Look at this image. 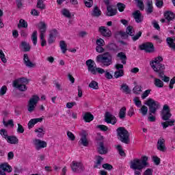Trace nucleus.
<instances>
[{
	"instance_id": "f257e3e1",
	"label": "nucleus",
	"mask_w": 175,
	"mask_h": 175,
	"mask_svg": "<svg viewBox=\"0 0 175 175\" xmlns=\"http://www.w3.org/2000/svg\"><path fill=\"white\" fill-rule=\"evenodd\" d=\"M148 157L143 156L141 159H135L130 162V169L134 170L135 175H142L143 169L148 166Z\"/></svg>"
},
{
	"instance_id": "f03ea898",
	"label": "nucleus",
	"mask_w": 175,
	"mask_h": 175,
	"mask_svg": "<svg viewBox=\"0 0 175 175\" xmlns=\"http://www.w3.org/2000/svg\"><path fill=\"white\" fill-rule=\"evenodd\" d=\"M146 106H148L149 109V117L148 120L150 122H154L155 121V114H157V111L160 109L161 104L158 101L152 98H148V100L145 103Z\"/></svg>"
},
{
	"instance_id": "7ed1b4c3",
	"label": "nucleus",
	"mask_w": 175,
	"mask_h": 175,
	"mask_svg": "<svg viewBox=\"0 0 175 175\" xmlns=\"http://www.w3.org/2000/svg\"><path fill=\"white\" fill-rule=\"evenodd\" d=\"M86 65L88 66V70L91 72L92 75H96V72H98L100 75H103V73H105V78L108 80H111V79H113V75L108 71H105L103 68H96L94 66V65H95V62H94V60H87Z\"/></svg>"
},
{
	"instance_id": "20e7f679",
	"label": "nucleus",
	"mask_w": 175,
	"mask_h": 175,
	"mask_svg": "<svg viewBox=\"0 0 175 175\" xmlns=\"http://www.w3.org/2000/svg\"><path fill=\"white\" fill-rule=\"evenodd\" d=\"M163 61V58L162 57L159 56L154 58V60H152L150 63V66L153 70L157 73L159 77H162L163 76V73H165V64H161Z\"/></svg>"
},
{
	"instance_id": "39448f33",
	"label": "nucleus",
	"mask_w": 175,
	"mask_h": 175,
	"mask_svg": "<svg viewBox=\"0 0 175 175\" xmlns=\"http://www.w3.org/2000/svg\"><path fill=\"white\" fill-rule=\"evenodd\" d=\"M96 62L102 64L103 66H110L113 64V56L109 52L97 55Z\"/></svg>"
},
{
	"instance_id": "423d86ee",
	"label": "nucleus",
	"mask_w": 175,
	"mask_h": 175,
	"mask_svg": "<svg viewBox=\"0 0 175 175\" xmlns=\"http://www.w3.org/2000/svg\"><path fill=\"white\" fill-rule=\"evenodd\" d=\"M117 136L118 140L124 144H129L131 139L129 138L130 134L128 130L124 127H119L116 129Z\"/></svg>"
},
{
	"instance_id": "0eeeda50",
	"label": "nucleus",
	"mask_w": 175,
	"mask_h": 175,
	"mask_svg": "<svg viewBox=\"0 0 175 175\" xmlns=\"http://www.w3.org/2000/svg\"><path fill=\"white\" fill-rule=\"evenodd\" d=\"M39 100H40V98L38 95H33L31 98L29 100L27 104V110L29 113L35 111V109Z\"/></svg>"
},
{
	"instance_id": "6e6552de",
	"label": "nucleus",
	"mask_w": 175,
	"mask_h": 175,
	"mask_svg": "<svg viewBox=\"0 0 175 175\" xmlns=\"http://www.w3.org/2000/svg\"><path fill=\"white\" fill-rule=\"evenodd\" d=\"M172 117V113H170V107L169 105H164L161 111V118L163 121H169Z\"/></svg>"
},
{
	"instance_id": "1a4fd4ad",
	"label": "nucleus",
	"mask_w": 175,
	"mask_h": 175,
	"mask_svg": "<svg viewBox=\"0 0 175 175\" xmlns=\"http://www.w3.org/2000/svg\"><path fill=\"white\" fill-rule=\"evenodd\" d=\"M71 169L75 173H83L85 168L81 162L72 161Z\"/></svg>"
},
{
	"instance_id": "9d476101",
	"label": "nucleus",
	"mask_w": 175,
	"mask_h": 175,
	"mask_svg": "<svg viewBox=\"0 0 175 175\" xmlns=\"http://www.w3.org/2000/svg\"><path fill=\"white\" fill-rule=\"evenodd\" d=\"M140 50H144L146 53H153L155 50L152 42H146L139 45Z\"/></svg>"
},
{
	"instance_id": "9b49d317",
	"label": "nucleus",
	"mask_w": 175,
	"mask_h": 175,
	"mask_svg": "<svg viewBox=\"0 0 175 175\" xmlns=\"http://www.w3.org/2000/svg\"><path fill=\"white\" fill-rule=\"evenodd\" d=\"M105 122L107 124H111L112 125H116L117 124V118L110 113V112H106L105 116Z\"/></svg>"
},
{
	"instance_id": "f8f14e48",
	"label": "nucleus",
	"mask_w": 175,
	"mask_h": 175,
	"mask_svg": "<svg viewBox=\"0 0 175 175\" xmlns=\"http://www.w3.org/2000/svg\"><path fill=\"white\" fill-rule=\"evenodd\" d=\"M33 144L38 151L40 148H46L47 147V143L46 142L38 139L33 140Z\"/></svg>"
},
{
	"instance_id": "ddd939ff",
	"label": "nucleus",
	"mask_w": 175,
	"mask_h": 175,
	"mask_svg": "<svg viewBox=\"0 0 175 175\" xmlns=\"http://www.w3.org/2000/svg\"><path fill=\"white\" fill-rule=\"evenodd\" d=\"M12 170V166L9 165L7 163L0 165V175H6L5 172L10 173Z\"/></svg>"
},
{
	"instance_id": "4468645a",
	"label": "nucleus",
	"mask_w": 175,
	"mask_h": 175,
	"mask_svg": "<svg viewBox=\"0 0 175 175\" xmlns=\"http://www.w3.org/2000/svg\"><path fill=\"white\" fill-rule=\"evenodd\" d=\"M98 31L105 38H110L111 36V31L105 26L100 27Z\"/></svg>"
},
{
	"instance_id": "2eb2a0df",
	"label": "nucleus",
	"mask_w": 175,
	"mask_h": 175,
	"mask_svg": "<svg viewBox=\"0 0 175 175\" xmlns=\"http://www.w3.org/2000/svg\"><path fill=\"white\" fill-rule=\"evenodd\" d=\"M157 150L165 152L166 151V146H165V139L159 138L157 142Z\"/></svg>"
},
{
	"instance_id": "dca6fc26",
	"label": "nucleus",
	"mask_w": 175,
	"mask_h": 175,
	"mask_svg": "<svg viewBox=\"0 0 175 175\" xmlns=\"http://www.w3.org/2000/svg\"><path fill=\"white\" fill-rule=\"evenodd\" d=\"M23 63L27 68H33L35 66V64L29 60V57H28V54L27 53L23 55Z\"/></svg>"
},
{
	"instance_id": "f3484780",
	"label": "nucleus",
	"mask_w": 175,
	"mask_h": 175,
	"mask_svg": "<svg viewBox=\"0 0 175 175\" xmlns=\"http://www.w3.org/2000/svg\"><path fill=\"white\" fill-rule=\"evenodd\" d=\"M133 17L135 20V22L137 24L142 23L143 21V16L142 15V12L139 10H136L133 13Z\"/></svg>"
},
{
	"instance_id": "a211bd4d",
	"label": "nucleus",
	"mask_w": 175,
	"mask_h": 175,
	"mask_svg": "<svg viewBox=\"0 0 175 175\" xmlns=\"http://www.w3.org/2000/svg\"><path fill=\"white\" fill-rule=\"evenodd\" d=\"M13 87H14V88H17L19 91H21L22 92H24L27 90V85H25V84L18 83V81H14Z\"/></svg>"
},
{
	"instance_id": "6ab92c4d",
	"label": "nucleus",
	"mask_w": 175,
	"mask_h": 175,
	"mask_svg": "<svg viewBox=\"0 0 175 175\" xmlns=\"http://www.w3.org/2000/svg\"><path fill=\"white\" fill-rule=\"evenodd\" d=\"M116 14H117V10L113 8L112 5H107L106 16L113 17V16H116Z\"/></svg>"
},
{
	"instance_id": "aec40b11",
	"label": "nucleus",
	"mask_w": 175,
	"mask_h": 175,
	"mask_svg": "<svg viewBox=\"0 0 175 175\" xmlns=\"http://www.w3.org/2000/svg\"><path fill=\"white\" fill-rule=\"evenodd\" d=\"M79 144L83 146V147H88V140L87 139V133L83 131L81 135V137L79 140Z\"/></svg>"
},
{
	"instance_id": "412c9836",
	"label": "nucleus",
	"mask_w": 175,
	"mask_h": 175,
	"mask_svg": "<svg viewBox=\"0 0 175 175\" xmlns=\"http://www.w3.org/2000/svg\"><path fill=\"white\" fill-rule=\"evenodd\" d=\"M147 14H151L154 12V7L152 6V0L146 1V8L145 9Z\"/></svg>"
},
{
	"instance_id": "4be33fe9",
	"label": "nucleus",
	"mask_w": 175,
	"mask_h": 175,
	"mask_svg": "<svg viewBox=\"0 0 175 175\" xmlns=\"http://www.w3.org/2000/svg\"><path fill=\"white\" fill-rule=\"evenodd\" d=\"M42 121H43V118L31 119L27 124L29 129H31V128H33L36 124H38V122H42Z\"/></svg>"
},
{
	"instance_id": "5701e85b",
	"label": "nucleus",
	"mask_w": 175,
	"mask_h": 175,
	"mask_svg": "<svg viewBox=\"0 0 175 175\" xmlns=\"http://www.w3.org/2000/svg\"><path fill=\"white\" fill-rule=\"evenodd\" d=\"M118 58H119L123 65L126 64V55H125V53L120 52L117 54Z\"/></svg>"
},
{
	"instance_id": "b1692460",
	"label": "nucleus",
	"mask_w": 175,
	"mask_h": 175,
	"mask_svg": "<svg viewBox=\"0 0 175 175\" xmlns=\"http://www.w3.org/2000/svg\"><path fill=\"white\" fill-rule=\"evenodd\" d=\"M164 16H165V18L167 20V21H172L175 18L174 13L170 11H167L166 12H165Z\"/></svg>"
},
{
	"instance_id": "393cba45",
	"label": "nucleus",
	"mask_w": 175,
	"mask_h": 175,
	"mask_svg": "<svg viewBox=\"0 0 175 175\" xmlns=\"http://www.w3.org/2000/svg\"><path fill=\"white\" fill-rule=\"evenodd\" d=\"M167 40V43L168 44V46H170V49H172V50H175V37L174 38H167L166 39Z\"/></svg>"
},
{
	"instance_id": "a878e982",
	"label": "nucleus",
	"mask_w": 175,
	"mask_h": 175,
	"mask_svg": "<svg viewBox=\"0 0 175 175\" xmlns=\"http://www.w3.org/2000/svg\"><path fill=\"white\" fill-rule=\"evenodd\" d=\"M98 152L101 154V155L107 154V149L105 148V144L102 142H99Z\"/></svg>"
},
{
	"instance_id": "bb28decb",
	"label": "nucleus",
	"mask_w": 175,
	"mask_h": 175,
	"mask_svg": "<svg viewBox=\"0 0 175 175\" xmlns=\"http://www.w3.org/2000/svg\"><path fill=\"white\" fill-rule=\"evenodd\" d=\"M83 120L85 122H91L94 120V115L90 112H86L83 116Z\"/></svg>"
},
{
	"instance_id": "cd10ccee",
	"label": "nucleus",
	"mask_w": 175,
	"mask_h": 175,
	"mask_svg": "<svg viewBox=\"0 0 175 175\" xmlns=\"http://www.w3.org/2000/svg\"><path fill=\"white\" fill-rule=\"evenodd\" d=\"M102 14V11L99 10L98 6H95L92 12V17H99Z\"/></svg>"
},
{
	"instance_id": "c85d7f7f",
	"label": "nucleus",
	"mask_w": 175,
	"mask_h": 175,
	"mask_svg": "<svg viewBox=\"0 0 175 175\" xmlns=\"http://www.w3.org/2000/svg\"><path fill=\"white\" fill-rule=\"evenodd\" d=\"M174 122H175L174 120H168V121L162 122L161 125L163 129H166V128H168L169 126H173V125H174Z\"/></svg>"
},
{
	"instance_id": "c756f323",
	"label": "nucleus",
	"mask_w": 175,
	"mask_h": 175,
	"mask_svg": "<svg viewBox=\"0 0 175 175\" xmlns=\"http://www.w3.org/2000/svg\"><path fill=\"white\" fill-rule=\"evenodd\" d=\"M7 142L10 144H18V139L15 136H9V137L7 138Z\"/></svg>"
},
{
	"instance_id": "7c9ffc66",
	"label": "nucleus",
	"mask_w": 175,
	"mask_h": 175,
	"mask_svg": "<svg viewBox=\"0 0 175 175\" xmlns=\"http://www.w3.org/2000/svg\"><path fill=\"white\" fill-rule=\"evenodd\" d=\"M107 49L109 50V51H117L118 50V46H117V44L111 42L107 44Z\"/></svg>"
},
{
	"instance_id": "2f4dec72",
	"label": "nucleus",
	"mask_w": 175,
	"mask_h": 175,
	"mask_svg": "<svg viewBox=\"0 0 175 175\" xmlns=\"http://www.w3.org/2000/svg\"><path fill=\"white\" fill-rule=\"evenodd\" d=\"M126 116V107H123L120 109L119 111V118H120V120H124Z\"/></svg>"
},
{
	"instance_id": "473e14b6",
	"label": "nucleus",
	"mask_w": 175,
	"mask_h": 175,
	"mask_svg": "<svg viewBox=\"0 0 175 175\" xmlns=\"http://www.w3.org/2000/svg\"><path fill=\"white\" fill-rule=\"evenodd\" d=\"M102 161H103V158L100 156H98L96 162L94 165V169H99L100 167V166L102 165Z\"/></svg>"
},
{
	"instance_id": "72a5a7b5",
	"label": "nucleus",
	"mask_w": 175,
	"mask_h": 175,
	"mask_svg": "<svg viewBox=\"0 0 175 175\" xmlns=\"http://www.w3.org/2000/svg\"><path fill=\"white\" fill-rule=\"evenodd\" d=\"M120 90H122V92H124L126 94H131V89H129V86H128V85L125 83H123L121 85Z\"/></svg>"
},
{
	"instance_id": "f704fd0d",
	"label": "nucleus",
	"mask_w": 175,
	"mask_h": 175,
	"mask_svg": "<svg viewBox=\"0 0 175 175\" xmlns=\"http://www.w3.org/2000/svg\"><path fill=\"white\" fill-rule=\"evenodd\" d=\"M41 26H39L40 33H44L47 31V25L44 22H40Z\"/></svg>"
},
{
	"instance_id": "c9c22d12",
	"label": "nucleus",
	"mask_w": 175,
	"mask_h": 175,
	"mask_svg": "<svg viewBox=\"0 0 175 175\" xmlns=\"http://www.w3.org/2000/svg\"><path fill=\"white\" fill-rule=\"evenodd\" d=\"M31 40L34 46H36L38 43V31L35 30L31 34Z\"/></svg>"
},
{
	"instance_id": "e433bc0d",
	"label": "nucleus",
	"mask_w": 175,
	"mask_h": 175,
	"mask_svg": "<svg viewBox=\"0 0 175 175\" xmlns=\"http://www.w3.org/2000/svg\"><path fill=\"white\" fill-rule=\"evenodd\" d=\"M116 36H120V38H122V39H128L129 38V35H128V33H126V31H118L116 32Z\"/></svg>"
},
{
	"instance_id": "4c0bfd02",
	"label": "nucleus",
	"mask_w": 175,
	"mask_h": 175,
	"mask_svg": "<svg viewBox=\"0 0 175 175\" xmlns=\"http://www.w3.org/2000/svg\"><path fill=\"white\" fill-rule=\"evenodd\" d=\"M126 32L129 36H133L135 35V29H133V27L131 25L126 27Z\"/></svg>"
},
{
	"instance_id": "58836bf2",
	"label": "nucleus",
	"mask_w": 175,
	"mask_h": 175,
	"mask_svg": "<svg viewBox=\"0 0 175 175\" xmlns=\"http://www.w3.org/2000/svg\"><path fill=\"white\" fill-rule=\"evenodd\" d=\"M59 46L63 54H65L68 50V49H66L67 45H66V43H65V41L64 40L60 41Z\"/></svg>"
},
{
	"instance_id": "ea45409f",
	"label": "nucleus",
	"mask_w": 175,
	"mask_h": 175,
	"mask_svg": "<svg viewBox=\"0 0 175 175\" xmlns=\"http://www.w3.org/2000/svg\"><path fill=\"white\" fill-rule=\"evenodd\" d=\"M154 85L157 87V88H162L163 87V81L158 78H155Z\"/></svg>"
},
{
	"instance_id": "a19ab883",
	"label": "nucleus",
	"mask_w": 175,
	"mask_h": 175,
	"mask_svg": "<svg viewBox=\"0 0 175 175\" xmlns=\"http://www.w3.org/2000/svg\"><path fill=\"white\" fill-rule=\"evenodd\" d=\"M18 28H28V23L24 19H21L18 25Z\"/></svg>"
},
{
	"instance_id": "79ce46f5",
	"label": "nucleus",
	"mask_w": 175,
	"mask_h": 175,
	"mask_svg": "<svg viewBox=\"0 0 175 175\" xmlns=\"http://www.w3.org/2000/svg\"><path fill=\"white\" fill-rule=\"evenodd\" d=\"M124 76V70L120 69L114 72L115 79H119V77H122Z\"/></svg>"
},
{
	"instance_id": "37998d69",
	"label": "nucleus",
	"mask_w": 175,
	"mask_h": 175,
	"mask_svg": "<svg viewBox=\"0 0 175 175\" xmlns=\"http://www.w3.org/2000/svg\"><path fill=\"white\" fill-rule=\"evenodd\" d=\"M21 46L24 49L25 52L29 51V50H31V46H29V44L25 41L21 42Z\"/></svg>"
},
{
	"instance_id": "c03bdc74",
	"label": "nucleus",
	"mask_w": 175,
	"mask_h": 175,
	"mask_svg": "<svg viewBox=\"0 0 175 175\" xmlns=\"http://www.w3.org/2000/svg\"><path fill=\"white\" fill-rule=\"evenodd\" d=\"M116 150H118L120 157H126V154H125L124 150H122V146H121V145L116 146Z\"/></svg>"
},
{
	"instance_id": "a18cd8bd",
	"label": "nucleus",
	"mask_w": 175,
	"mask_h": 175,
	"mask_svg": "<svg viewBox=\"0 0 175 175\" xmlns=\"http://www.w3.org/2000/svg\"><path fill=\"white\" fill-rule=\"evenodd\" d=\"M90 88H92L93 90H98L99 86L98 85V82L95 81H92L89 84Z\"/></svg>"
},
{
	"instance_id": "49530a36",
	"label": "nucleus",
	"mask_w": 175,
	"mask_h": 175,
	"mask_svg": "<svg viewBox=\"0 0 175 175\" xmlns=\"http://www.w3.org/2000/svg\"><path fill=\"white\" fill-rule=\"evenodd\" d=\"M37 8L38 9H41V10L46 9V5H44L43 0H38L37 3Z\"/></svg>"
},
{
	"instance_id": "de8ad7c7",
	"label": "nucleus",
	"mask_w": 175,
	"mask_h": 175,
	"mask_svg": "<svg viewBox=\"0 0 175 175\" xmlns=\"http://www.w3.org/2000/svg\"><path fill=\"white\" fill-rule=\"evenodd\" d=\"M137 2V6L140 9V10H144V3L143 0H135Z\"/></svg>"
},
{
	"instance_id": "09e8293b",
	"label": "nucleus",
	"mask_w": 175,
	"mask_h": 175,
	"mask_svg": "<svg viewBox=\"0 0 175 175\" xmlns=\"http://www.w3.org/2000/svg\"><path fill=\"white\" fill-rule=\"evenodd\" d=\"M0 135L6 140L9 137V135H8V131H6V129H4L0 130Z\"/></svg>"
},
{
	"instance_id": "8fccbe9b",
	"label": "nucleus",
	"mask_w": 175,
	"mask_h": 175,
	"mask_svg": "<svg viewBox=\"0 0 175 175\" xmlns=\"http://www.w3.org/2000/svg\"><path fill=\"white\" fill-rule=\"evenodd\" d=\"M15 81H18V83H22L23 84H28V83H29V79H28L25 77H21L18 79H16Z\"/></svg>"
},
{
	"instance_id": "3c124183",
	"label": "nucleus",
	"mask_w": 175,
	"mask_h": 175,
	"mask_svg": "<svg viewBox=\"0 0 175 175\" xmlns=\"http://www.w3.org/2000/svg\"><path fill=\"white\" fill-rule=\"evenodd\" d=\"M142 92V87L139 85H135L133 89V94L136 95L139 94V92Z\"/></svg>"
},
{
	"instance_id": "603ef678",
	"label": "nucleus",
	"mask_w": 175,
	"mask_h": 175,
	"mask_svg": "<svg viewBox=\"0 0 175 175\" xmlns=\"http://www.w3.org/2000/svg\"><path fill=\"white\" fill-rule=\"evenodd\" d=\"M96 128L98 129H100V131H102L103 132H106L109 129V127L107 126H105L103 124H98L96 126Z\"/></svg>"
},
{
	"instance_id": "864d4df0",
	"label": "nucleus",
	"mask_w": 175,
	"mask_h": 175,
	"mask_svg": "<svg viewBox=\"0 0 175 175\" xmlns=\"http://www.w3.org/2000/svg\"><path fill=\"white\" fill-rule=\"evenodd\" d=\"M139 110H140L142 116H146L147 111H148V108L146 105H144L142 107V108Z\"/></svg>"
},
{
	"instance_id": "5fc2aeb1",
	"label": "nucleus",
	"mask_w": 175,
	"mask_h": 175,
	"mask_svg": "<svg viewBox=\"0 0 175 175\" xmlns=\"http://www.w3.org/2000/svg\"><path fill=\"white\" fill-rule=\"evenodd\" d=\"M62 13L63 16H64L65 17H67V18H70L71 15H70V12H69V10H68L66 9H64L62 11Z\"/></svg>"
},
{
	"instance_id": "6e6d98bb",
	"label": "nucleus",
	"mask_w": 175,
	"mask_h": 175,
	"mask_svg": "<svg viewBox=\"0 0 175 175\" xmlns=\"http://www.w3.org/2000/svg\"><path fill=\"white\" fill-rule=\"evenodd\" d=\"M142 33H143V32L139 31L135 36L134 34L132 36V40H133V42H136V40H139V38H140V36H142Z\"/></svg>"
},
{
	"instance_id": "4d7b16f0",
	"label": "nucleus",
	"mask_w": 175,
	"mask_h": 175,
	"mask_svg": "<svg viewBox=\"0 0 175 175\" xmlns=\"http://www.w3.org/2000/svg\"><path fill=\"white\" fill-rule=\"evenodd\" d=\"M133 101H134L135 106H137V107H140V106H142V101H140L139 100V97H135L133 99Z\"/></svg>"
},
{
	"instance_id": "13d9d810",
	"label": "nucleus",
	"mask_w": 175,
	"mask_h": 175,
	"mask_svg": "<svg viewBox=\"0 0 175 175\" xmlns=\"http://www.w3.org/2000/svg\"><path fill=\"white\" fill-rule=\"evenodd\" d=\"M7 91H8V88L5 85L2 86V88L0 90L1 96H3V95H5V94H6Z\"/></svg>"
},
{
	"instance_id": "bf43d9fd",
	"label": "nucleus",
	"mask_w": 175,
	"mask_h": 175,
	"mask_svg": "<svg viewBox=\"0 0 175 175\" xmlns=\"http://www.w3.org/2000/svg\"><path fill=\"white\" fill-rule=\"evenodd\" d=\"M152 161L155 165H158L159 163H161V159L157 156H153L152 157Z\"/></svg>"
},
{
	"instance_id": "052dcab7",
	"label": "nucleus",
	"mask_w": 175,
	"mask_h": 175,
	"mask_svg": "<svg viewBox=\"0 0 175 175\" xmlns=\"http://www.w3.org/2000/svg\"><path fill=\"white\" fill-rule=\"evenodd\" d=\"M96 43L97 44V46H105V40H103V39H102V38L97 39L96 41Z\"/></svg>"
},
{
	"instance_id": "680f3d73",
	"label": "nucleus",
	"mask_w": 175,
	"mask_h": 175,
	"mask_svg": "<svg viewBox=\"0 0 175 175\" xmlns=\"http://www.w3.org/2000/svg\"><path fill=\"white\" fill-rule=\"evenodd\" d=\"M67 136L71 140L72 142L75 141V139H76V137H75V135L72 134V132L68 131L67 132Z\"/></svg>"
},
{
	"instance_id": "e2e57ef3",
	"label": "nucleus",
	"mask_w": 175,
	"mask_h": 175,
	"mask_svg": "<svg viewBox=\"0 0 175 175\" xmlns=\"http://www.w3.org/2000/svg\"><path fill=\"white\" fill-rule=\"evenodd\" d=\"M49 35L51 36H53L54 38H57V36H58V31H57L55 29H53L50 31Z\"/></svg>"
},
{
	"instance_id": "0e129e2a",
	"label": "nucleus",
	"mask_w": 175,
	"mask_h": 175,
	"mask_svg": "<svg viewBox=\"0 0 175 175\" xmlns=\"http://www.w3.org/2000/svg\"><path fill=\"white\" fill-rule=\"evenodd\" d=\"M151 92V90H146L142 95V99H146V98H147V96H148V95H150Z\"/></svg>"
},
{
	"instance_id": "69168bd1",
	"label": "nucleus",
	"mask_w": 175,
	"mask_h": 175,
	"mask_svg": "<svg viewBox=\"0 0 175 175\" xmlns=\"http://www.w3.org/2000/svg\"><path fill=\"white\" fill-rule=\"evenodd\" d=\"M103 169H105V170H111L113 169V165L109 164V163H105L103 165Z\"/></svg>"
},
{
	"instance_id": "338daca9",
	"label": "nucleus",
	"mask_w": 175,
	"mask_h": 175,
	"mask_svg": "<svg viewBox=\"0 0 175 175\" xmlns=\"http://www.w3.org/2000/svg\"><path fill=\"white\" fill-rule=\"evenodd\" d=\"M156 3L155 5L158 8H162L163 6V1L162 0H155Z\"/></svg>"
},
{
	"instance_id": "774afa93",
	"label": "nucleus",
	"mask_w": 175,
	"mask_h": 175,
	"mask_svg": "<svg viewBox=\"0 0 175 175\" xmlns=\"http://www.w3.org/2000/svg\"><path fill=\"white\" fill-rule=\"evenodd\" d=\"M118 9L119 12H122L125 9V5L121 3H118Z\"/></svg>"
}]
</instances>
